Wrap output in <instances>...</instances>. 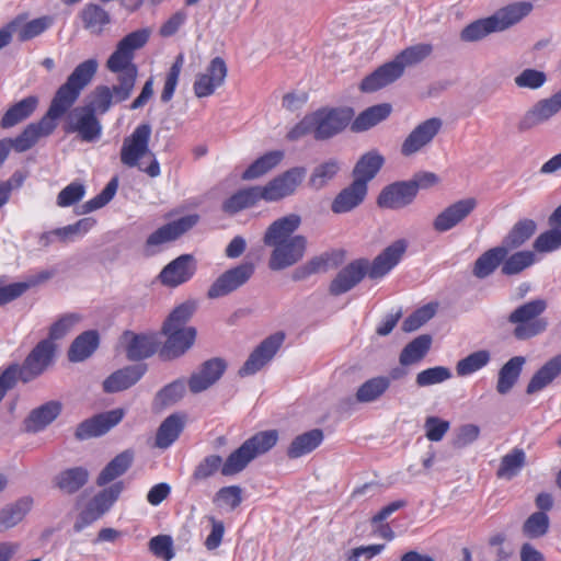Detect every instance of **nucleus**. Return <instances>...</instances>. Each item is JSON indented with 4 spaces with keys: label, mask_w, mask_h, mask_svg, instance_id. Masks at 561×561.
I'll return each instance as SVG.
<instances>
[{
    "label": "nucleus",
    "mask_w": 561,
    "mask_h": 561,
    "mask_svg": "<svg viewBox=\"0 0 561 561\" xmlns=\"http://www.w3.org/2000/svg\"><path fill=\"white\" fill-rule=\"evenodd\" d=\"M83 27L93 34H101L111 23L110 13L99 4L88 3L80 12Z\"/></svg>",
    "instance_id": "obj_43"
},
{
    "label": "nucleus",
    "mask_w": 561,
    "mask_h": 561,
    "mask_svg": "<svg viewBox=\"0 0 561 561\" xmlns=\"http://www.w3.org/2000/svg\"><path fill=\"white\" fill-rule=\"evenodd\" d=\"M302 249L304 248H274L268 263L270 268L279 271L295 264L302 257Z\"/></svg>",
    "instance_id": "obj_57"
},
{
    "label": "nucleus",
    "mask_w": 561,
    "mask_h": 561,
    "mask_svg": "<svg viewBox=\"0 0 561 561\" xmlns=\"http://www.w3.org/2000/svg\"><path fill=\"white\" fill-rule=\"evenodd\" d=\"M524 15H526V2L508 4L491 16L497 21L496 28L501 32L520 21Z\"/></svg>",
    "instance_id": "obj_52"
},
{
    "label": "nucleus",
    "mask_w": 561,
    "mask_h": 561,
    "mask_svg": "<svg viewBox=\"0 0 561 561\" xmlns=\"http://www.w3.org/2000/svg\"><path fill=\"white\" fill-rule=\"evenodd\" d=\"M260 201H264L262 185L249 186L233 193L222 203L221 208L224 213L234 215L255 206Z\"/></svg>",
    "instance_id": "obj_29"
},
{
    "label": "nucleus",
    "mask_w": 561,
    "mask_h": 561,
    "mask_svg": "<svg viewBox=\"0 0 561 561\" xmlns=\"http://www.w3.org/2000/svg\"><path fill=\"white\" fill-rule=\"evenodd\" d=\"M383 163L385 158L377 150L364 153L353 169V181L368 187V183L378 174Z\"/></svg>",
    "instance_id": "obj_31"
},
{
    "label": "nucleus",
    "mask_w": 561,
    "mask_h": 561,
    "mask_svg": "<svg viewBox=\"0 0 561 561\" xmlns=\"http://www.w3.org/2000/svg\"><path fill=\"white\" fill-rule=\"evenodd\" d=\"M33 500L24 496L14 503L7 504L0 510V533H3L18 525L30 512Z\"/></svg>",
    "instance_id": "obj_41"
},
{
    "label": "nucleus",
    "mask_w": 561,
    "mask_h": 561,
    "mask_svg": "<svg viewBox=\"0 0 561 561\" xmlns=\"http://www.w3.org/2000/svg\"><path fill=\"white\" fill-rule=\"evenodd\" d=\"M183 64L184 56L183 54H180L176 56L175 60L173 61L172 66L170 67L165 76L164 85L160 95L161 102L169 103L172 100L179 83Z\"/></svg>",
    "instance_id": "obj_60"
},
{
    "label": "nucleus",
    "mask_w": 561,
    "mask_h": 561,
    "mask_svg": "<svg viewBox=\"0 0 561 561\" xmlns=\"http://www.w3.org/2000/svg\"><path fill=\"white\" fill-rule=\"evenodd\" d=\"M340 171V163L330 159L316 167L309 178V185L314 190L324 187Z\"/></svg>",
    "instance_id": "obj_56"
},
{
    "label": "nucleus",
    "mask_w": 561,
    "mask_h": 561,
    "mask_svg": "<svg viewBox=\"0 0 561 561\" xmlns=\"http://www.w3.org/2000/svg\"><path fill=\"white\" fill-rule=\"evenodd\" d=\"M432 51L433 46L425 43L404 48L391 61L379 66L375 71L366 76L359 84V90L363 93H371L391 84L402 77L405 67L422 62Z\"/></svg>",
    "instance_id": "obj_5"
},
{
    "label": "nucleus",
    "mask_w": 561,
    "mask_h": 561,
    "mask_svg": "<svg viewBox=\"0 0 561 561\" xmlns=\"http://www.w3.org/2000/svg\"><path fill=\"white\" fill-rule=\"evenodd\" d=\"M285 334L276 332L264 339L250 354L245 363L239 369L240 377H247L260 371L268 362L273 359L275 354L284 343Z\"/></svg>",
    "instance_id": "obj_11"
},
{
    "label": "nucleus",
    "mask_w": 561,
    "mask_h": 561,
    "mask_svg": "<svg viewBox=\"0 0 561 561\" xmlns=\"http://www.w3.org/2000/svg\"><path fill=\"white\" fill-rule=\"evenodd\" d=\"M404 252L405 248H385L371 262L367 259V276L382 278L401 261Z\"/></svg>",
    "instance_id": "obj_30"
},
{
    "label": "nucleus",
    "mask_w": 561,
    "mask_h": 561,
    "mask_svg": "<svg viewBox=\"0 0 561 561\" xmlns=\"http://www.w3.org/2000/svg\"><path fill=\"white\" fill-rule=\"evenodd\" d=\"M134 453L129 449L115 456L100 472L96 484L102 486L123 476L133 465Z\"/></svg>",
    "instance_id": "obj_42"
},
{
    "label": "nucleus",
    "mask_w": 561,
    "mask_h": 561,
    "mask_svg": "<svg viewBox=\"0 0 561 561\" xmlns=\"http://www.w3.org/2000/svg\"><path fill=\"white\" fill-rule=\"evenodd\" d=\"M98 71V61L93 58L80 62L67 81L56 91L47 113L37 122L28 124L14 139L0 140V165L7 159L10 149L24 152L31 149L42 137L49 136L57 127L56 119L65 115L79 99L81 91L92 81Z\"/></svg>",
    "instance_id": "obj_1"
},
{
    "label": "nucleus",
    "mask_w": 561,
    "mask_h": 561,
    "mask_svg": "<svg viewBox=\"0 0 561 561\" xmlns=\"http://www.w3.org/2000/svg\"><path fill=\"white\" fill-rule=\"evenodd\" d=\"M300 225V217L290 214L275 220L264 234L265 245H306L307 240L302 236L291 237Z\"/></svg>",
    "instance_id": "obj_12"
},
{
    "label": "nucleus",
    "mask_w": 561,
    "mask_h": 561,
    "mask_svg": "<svg viewBox=\"0 0 561 561\" xmlns=\"http://www.w3.org/2000/svg\"><path fill=\"white\" fill-rule=\"evenodd\" d=\"M561 111V89L550 98L538 101L528 112V125L547 122Z\"/></svg>",
    "instance_id": "obj_44"
},
{
    "label": "nucleus",
    "mask_w": 561,
    "mask_h": 561,
    "mask_svg": "<svg viewBox=\"0 0 561 561\" xmlns=\"http://www.w3.org/2000/svg\"><path fill=\"white\" fill-rule=\"evenodd\" d=\"M391 112L392 106L389 103H380L369 106L357 115V117L352 122L351 128L356 133L368 130L387 119Z\"/></svg>",
    "instance_id": "obj_35"
},
{
    "label": "nucleus",
    "mask_w": 561,
    "mask_h": 561,
    "mask_svg": "<svg viewBox=\"0 0 561 561\" xmlns=\"http://www.w3.org/2000/svg\"><path fill=\"white\" fill-rule=\"evenodd\" d=\"M451 377L449 368L444 366H435L424 369L416 375L415 382L419 387H427L444 382Z\"/></svg>",
    "instance_id": "obj_63"
},
{
    "label": "nucleus",
    "mask_w": 561,
    "mask_h": 561,
    "mask_svg": "<svg viewBox=\"0 0 561 561\" xmlns=\"http://www.w3.org/2000/svg\"><path fill=\"white\" fill-rule=\"evenodd\" d=\"M100 336L98 331L89 330L79 334L68 350V359L72 363L83 362L99 347Z\"/></svg>",
    "instance_id": "obj_34"
},
{
    "label": "nucleus",
    "mask_w": 561,
    "mask_h": 561,
    "mask_svg": "<svg viewBox=\"0 0 561 561\" xmlns=\"http://www.w3.org/2000/svg\"><path fill=\"white\" fill-rule=\"evenodd\" d=\"M145 373L146 366L142 364L126 366L114 371L103 381V390L107 393L126 390L140 380Z\"/></svg>",
    "instance_id": "obj_28"
},
{
    "label": "nucleus",
    "mask_w": 561,
    "mask_h": 561,
    "mask_svg": "<svg viewBox=\"0 0 561 561\" xmlns=\"http://www.w3.org/2000/svg\"><path fill=\"white\" fill-rule=\"evenodd\" d=\"M477 206V201L472 197L460 199L442 213L433 221V228L438 232H445L457 226L468 217Z\"/></svg>",
    "instance_id": "obj_23"
},
{
    "label": "nucleus",
    "mask_w": 561,
    "mask_h": 561,
    "mask_svg": "<svg viewBox=\"0 0 561 561\" xmlns=\"http://www.w3.org/2000/svg\"><path fill=\"white\" fill-rule=\"evenodd\" d=\"M432 344V337L422 334L404 346L400 354V364L403 366L420 362L428 352Z\"/></svg>",
    "instance_id": "obj_49"
},
{
    "label": "nucleus",
    "mask_w": 561,
    "mask_h": 561,
    "mask_svg": "<svg viewBox=\"0 0 561 561\" xmlns=\"http://www.w3.org/2000/svg\"><path fill=\"white\" fill-rule=\"evenodd\" d=\"M368 187L364 184L352 181L341 190L331 203V210L334 214H346L357 208L366 198Z\"/></svg>",
    "instance_id": "obj_27"
},
{
    "label": "nucleus",
    "mask_w": 561,
    "mask_h": 561,
    "mask_svg": "<svg viewBox=\"0 0 561 561\" xmlns=\"http://www.w3.org/2000/svg\"><path fill=\"white\" fill-rule=\"evenodd\" d=\"M123 491V483L116 482L110 488L99 492L85 506L84 511L93 517L94 520L101 518L118 499Z\"/></svg>",
    "instance_id": "obj_36"
},
{
    "label": "nucleus",
    "mask_w": 561,
    "mask_h": 561,
    "mask_svg": "<svg viewBox=\"0 0 561 561\" xmlns=\"http://www.w3.org/2000/svg\"><path fill=\"white\" fill-rule=\"evenodd\" d=\"M98 71V61L93 58L80 62L67 81L56 91L47 113L37 122L28 124L14 139L0 140V165L7 159L10 149L24 152L31 149L42 137L49 136L57 127L56 119L65 115L79 99L81 91L92 81Z\"/></svg>",
    "instance_id": "obj_3"
},
{
    "label": "nucleus",
    "mask_w": 561,
    "mask_h": 561,
    "mask_svg": "<svg viewBox=\"0 0 561 561\" xmlns=\"http://www.w3.org/2000/svg\"><path fill=\"white\" fill-rule=\"evenodd\" d=\"M391 385V379L387 376H377L362 383L356 393L355 400L358 403H371L379 400Z\"/></svg>",
    "instance_id": "obj_46"
},
{
    "label": "nucleus",
    "mask_w": 561,
    "mask_h": 561,
    "mask_svg": "<svg viewBox=\"0 0 561 561\" xmlns=\"http://www.w3.org/2000/svg\"><path fill=\"white\" fill-rule=\"evenodd\" d=\"M185 416L179 413L169 415L159 426L156 434V446L162 449L170 447L184 428Z\"/></svg>",
    "instance_id": "obj_39"
},
{
    "label": "nucleus",
    "mask_w": 561,
    "mask_h": 561,
    "mask_svg": "<svg viewBox=\"0 0 561 561\" xmlns=\"http://www.w3.org/2000/svg\"><path fill=\"white\" fill-rule=\"evenodd\" d=\"M149 36L148 30H137L117 43L115 50L106 60V69L117 76V84L95 87L87 107L95 114L103 115L110 111L113 104L122 103L130 98L138 77V67L134 62L135 53L147 44Z\"/></svg>",
    "instance_id": "obj_4"
},
{
    "label": "nucleus",
    "mask_w": 561,
    "mask_h": 561,
    "mask_svg": "<svg viewBox=\"0 0 561 561\" xmlns=\"http://www.w3.org/2000/svg\"><path fill=\"white\" fill-rule=\"evenodd\" d=\"M277 439L278 434L275 430L256 433L231 453L225 462L222 461L221 474L231 477L240 473L254 458L272 449Z\"/></svg>",
    "instance_id": "obj_7"
},
{
    "label": "nucleus",
    "mask_w": 561,
    "mask_h": 561,
    "mask_svg": "<svg viewBox=\"0 0 561 561\" xmlns=\"http://www.w3.org/2000/svg\"><path fill=\"white\" fill-rule=\"evenodd\" d=\"M118 188V179L113 178L105 187L93 198L83 204V213H91L104 207L115 196Z\"/></svg>",
    "instance_id": "obj_62"
},
{
    "label": "nucleus",
    "mask_w": 561,
    "mask_h": 561,
    "mask_svg": "<svg viewBox=\"0 0 561 561\" xmlns=\"http://www.w3.org/2000/svg\"><path fill=\"white\" fill-rule=\"evenodd\" d=\"M526 359L523 356L511 358L499 371L496 391L500 394L508 393L517 382Z\"/></svg>",
    "instance_id": "obj_47"
},
{
    "label": "nucleus",
    "mask_w": 561,
    "mask_h": 561,
    "mask_svg": "<svg viewBox=\"0 0 561 561\" xmlns=\"http://www.w3.org/2000/svg\"><path fill=\"white\" fill-rule=\"evenodd\" d=\"M196 310V302L187 300L178 306L164 321L162 331H170V329L186 328V322L192 318Z\"/></svg>",
    "instance_id": "obj_59"
},
{
    "label": "nucleus",
    "mask_w": 561,
    "mask_h": 561,
    "mask_svg": "<svg viewBox=\"0 0 561 561\" xmlns=\"http://www.w3.org/2000/svg\"><path fill=\"white\" fill-rule=\"evenodd\" d=\"M443 127V121L438 117L428 118L416 125L401 145V154L410 157L427 145L438 135Z\"/></svg>",
    "instance_id": "obj_15"
},
{
    "label": "nucleus",
    "mask_w": 561,
    "mask_h": 561,
    "mask_svg": "<svg viewBox=\"0 0 561 561\" xmlns=\"http://www.w3.org/2000/svg\"><path fill=\"white\" fill-rule=\"evenodd\" d=\"M367 276V259H356L345 265L329 285L332 296H341L355 288Z\"/></svg>",
    "instance_id": "obj_18"
},
{
    "label": "nucleus",
    "mask_w": 561,
    "mask_h": 561,
    "mask_svg": "<svg viewBox=\"0 0 561 561\" xmlns=\"http://www.w3.org/2000/svg\"><path fill=\"white\" fill-rule=\"evenodd\" d=\"M254 270V264L251 262L241 263L227 270L209 286L207 297L217 299L238 290L253 276Z\"/></svg>",
    "instance_id": "obj_10"
},
{
    "label": "nucleus",
    "mask_w": 561,
    "mask_h": 561,
    "mask_svg": "<svg viewBox=\"0 0 561 561\" xmlns=\"http://www.w3.org/2000/svg\"><path fill=\"white\" fill-rule=\"evenodd\" d=\"M524 462V450L515 448L512 453L502 458L496 474L500 479L511 480L522 470Z\"/></svg>",
    "instance_id": "obj_58"
},
{
    "label": "nucleus",
    "mask_w": 561,
    "mask_h": 561,
    "mask_svg": "<svg viewBox=\"0 0 561 561\" xmlns=\"http://www.w3.org/2000/svg\"><path fill=\"white\" fill-rule=\"evenodd\" d=\"M227 369V363L224 358L214 357L201 364L194 371L187 386L192 393H201L215 385Z\"/></svg>",
    "instance_id": "obj_19"
},
{
    "label": "nucleus",
    "mask_w": 561,
    "mask_h": 561,
    "mask_svg": "<svg viewBox=\"0 0 561 561\" xmlns=\"http://www.w3.org/2000/svg\"><path fill=\"white\" fill-rule=\"evenodd\" d=\"M196 270V259L192 254H182L162 268L159 279L168 287H178L188 282L195 275Z\"/></svg>",
    "instance_id": "obj_21"
},
{
    "label": "nucleus",
    "mask_w": 561,
    "mask_h": 561,
    "mask_svg": "<svg viewBox=\"0 0 561 561\" xmlns=\"http://www.w3.org/2000/svg\"><path fill=\"white\" fill-rule=\"evenodd\" d=\"M90 473L84 467H72L60 471L53 480L54 486L61 493L71 495L77 493L89 481Z\"/></svg>",
    "instance_id": "obj_33"
},
{
    "label": "nucleus",
    "mask_w": 561,
    "mask_h": 561,
    "mask_svg": "<svg viewBox=\"0 0 561 561\" xmlns=\"http://www.w3.org/2000/svg\"><path fill=\"white\" fill-rule=\"evenodd\" d=\"M496 23L497 21L492 16L473 21L461 31L460 39L467 43L480 41L491 33L499 32Z\"/></svg>",
    "instance_id": "obj_50"
},
{
    "label": "nucleus",
    "mask_w": 561,
    "mask_h": 561,
    "mask_svg": "<svg viewBox=\"0 0 561 561\" xmlns=\"http://www.w3.org/2000/svg\"><path fill=\"white\" fill-rule=\"evenodd\" d=\"M151 127L149 124L138 125L124 138L121 148V162L127 168H138L150 178L160 175V163L149 149Z\"/></svg>",
    "instance_id": "obj_6"
},
{
    "label": "nucleus",
    "mask_w": 561,
    "mask_h": 561,
    "mask_svg": "<svg viewBox=\"0 0 561 561\" xmlns=\"http://www.w3.org/2000/svg\"><path fill=\"white\" fill-rule=\"evenodd\" d=\"M89 226V221L87 219H81L75 225H69L62 228H58L48 232H45L42 236V241L44 242H72L75 241L73 237L78 234H82L87 232Z\"/></svg>",
    "instance_id": "obj_53"
},
{
    "label": "nucleus",
    "mask_w": 561,
    "mask_h": 561,
    "mask_svg": "<svg viewBox=\"0 0 561 561\" xmlns=\"http://www.w3.org/2000/svg\"><path fill=\"white\" fill-rule=\"evenodd\" d=\"M506 248H490L474 264L473 273L479 278L489 276L506 255Z\"/></svg>",
    "instance_id": "obj_51"
},
{
    "label": "nucleus",
    "mask_w": 561,
    "mask_h": 561,
    "mask_svg": "<svg viewBox=\"0 0 561 561\" xmlns=\"http://www.w3.org/2000/svg\"><path fill=\"white\" fill-rule=\"evenodd\" d=\"M306 176L304 167L291 168L274 178L263 187L264 201L276 202L295 193Z\"/></svg>",
    "instance_id": "obj_13"
},
{
    "label": "nucleus",
    "mask_w": 561,
    "mask_h": 561,
    "mask_svg": "<svg viewBox=\"0 0 561 561\" xmlns=\"http://www.w3.org/2000/svg\"><path fill=\"white\" fill-rule=\"evenodd\" d=\"M126 344V356L130 360H140L156 353L157 343L153 336L126 331L123 334Z\"/></svg>",
    "instance_id": "obj_32"
},
{
    "label": "nucleus",
    "mask_w": 561,
    "mask_h": 561,
    "mask_svg": "<svg viewBox=\"0 0 561 561\" xmlns=\"http://www.w3.org/2000/svg\"><path fill=\"white\" fill-rule=\"evenodd\" d=\"M228 67L224 58L217 56L210 60L205 72L196 76L193 83L194 94L198 98L213 95L216 90L225 84Z\"/></svg>",
    "instance_id": "obj_14"
},
{
    "label": "nucleus",
    "mask_w": 561,
    "mask_h": 561,
    "mask_svg": "<svg viewBox=\"0 0 561 561\" xmlns=\"http://www.w3.org/2000/svg\"><path fill=\"white\" fill-rule=\"evenodd\" d=\"M81 316L78 313H66L50 325L49 337L51 342L66 336L73 327L79 323Z\"/></svg>",
    "instance_id": "obj_64"
},
{
    "label": "nucleus",
    "mask_w": 561,
    "mask_h": 561,
    "mask_svg": "<svg viewBox=\"0 0 561 561\" xmlns=\"http://www.w3.org/2000/svg\"><path fill=\"white\" fill-rule=\"evenodd\" d=\"M53 24L54 19L49 15L33 19L22 25H20V18H18L8 25V28L16 32V36L20 42H26L39 36Z\"/></svg>",
    "instance_id": "obj_40"
},
{
    "label": "nucleus",
    "mask_w": 561,
    "mask_h": 561,
    "mask_svg": "<svg viewBox=\"0 0 561 561\" xmlns=\"http://www.w3.org/2000/svg\"><path fill=\"white\" fill-rule=\"evenodd\" d=\"M345 260L343 250L327 251L318 256L312 257L307 264L296 270L294 274L295 280L304 279L312 274L325 273L330 270L339 267Z\"/></svg>",
    "instance_id": "obj_25"
},
{
    "label": "nucleus",
    "mask_w": 561,
    "mask_h": 561,
    "mask_svg": "<svg viewBox=\"0 0 561 561\" xmlns=\"http://www.w3.org/2000/svg\"><path fill=\"white\" fill-rule=\"evenodd\" d=\"M185 390V382L182 379H176L158 391L153 404L160 409L171 407L183 398Z\"/></svg>",
    "instance_id": "obj_55"
},
{
    "label": "nucleus",
    "mask_w": 561,
    "mask_h": 561,
    "mask_svg": "<svg viewBox=\"0 0 561 561\" xmlns=\"http://www.w3.org/2000/svg\"><path fill=\"white\" fill-rule=\"evenodd\" d=\"M56 345L50 340L38 342L22 365V381L28 382L42 375L53 363Z\"/></svg>",
    "instance_id": "obj_16"
},
{
    "label": "nucleus",
    "mask_w": 561,
    "mask_h": 561,
    "mask_svg": "<svg viewBox=\"0 0 561 561\" xmlns=\"http://www.w3.org/2000/svg\"><path fill=\"white\" fill-rule=\"evenodd\" d=\"M417 195V185L410 181L394 182L385 186L377 197V205L387 209H400L410 205Z\"/></svg>",
    "instance_id": "obj_20"
},
{
    "label": "nucleus",
    "mask_w": 561,
    "mask_h": 561,
    "mask_svg": "<svg viewBox=\"0 0 561 561\" xmlns=\"http://www.w3.org/2000/svg\"><path fill=\"white\" fill-rule=\"evenodd\" d=\"M222 458L219 455H208L195 467L191 476V484L197 485L211 478L218 470L221 471Z\"/></svg>",
    "instance_id": "obj_54"
},
{
    "label": "nucleus",
    "mask_w": 561,
    "mask_h": 561,
    "mask_svg": "<svg viewBox=\"0 0 561 561\" xmlns=\"http://www.w3.org/2000/svg\"><path fill=\"white\" fill-rule=\"evenodd\" d=\"M489 360L490 353L488 351H478L460 359L457 363L456 371L458 376H468L484 367Z\"/></svg>",
    "instance_id": "obj_61"
},
{
    "label": "nucleus",
    "mask_w": 561,
    "mask_h": 561,
    "mask_svg": "<svg viewBox=\"0 0 561 561\" xmlns=\"http://www.w3.org/2000/svg\"><path fill=\"white\" fill-rule=\"evenodd\" d=\"M98 71V61L93 58L80 62L67 81L56 91L47 113L37 122L28 124L14 139L0 140V165L7 159L10 149L24 152L31 149L42 137L49 136L57 127L56 119L65 115L79 99L81 91L92 81Z\"/></svg>",
    "instance_id": "obj_2"
},
{
    "label": "nucleus",
    "mask_w": 561,
    "mask_h": 561,
    "mask_svg": "<svg viewBox=\"0 0 561 561\" xmlns=\"http://www.w3.org/2000/svg\"><path fill=\"white\" fill-rule=\"evenodd\" d=\"M38 98L30 95L10 106L3 114L0 126L10 128L27 119L37 108Z\"/></svg>",
    "instance_id": "obj_38"
},
{
    "label": "nucleus",
    "mask_w": 561,
    "mask_h": 561,
    "mask_svg": "<svg viewBox=\"0 0 561 561\" xmlns=\"http://www.w3.org/2000/svg\"><path fill=\"white\" fill-rule=\"evenodd\" d=\"M198 220L199 216L197 214H190L170 221L150 234L146 245H160L165 242L174 241L191 230Z\"/></svg>",
    "instance_id": "obj_24"
},
{
    "label": "nucleus",
    "mask_w": 561,
    "mask_h": 561,
    "mask_svg": "<svg viewBox=\"0 0 561 561\" xmlns=\"http://www.w3.org/2000/svg\"><path fill=\"white\" fill-rule=\"evenodd\" d=\"M561 374V360L558 356L549 359L538 369L528 382V393H534L549 386Z\"/></svg>",
    "instance_id": "obj_48"
},
{
    "label": "nucleus",
    "mask_w": 561,
    "mask_h": 561,
    "mask_svg": "<svg viewBox=\"0 0 561 561\" xmlns=\"http://www.w3.org/2000/svg\"><path fill=\"white\" fill-rule=\"evenodd\" d=\"M62 403L58 400H50L33 409L24 420L25 431L38 433L50 425L61 413Z\"/></svg>",
    "instance_id": "obj_26"
},
{
    "label": "nucleus",
    "mask_w": 561,
    "mask_h": 561,
    "mask_svg": "<svg viewBox=\"0 0 561 561\" xmlns=\"http://www.w3.org/2000/svg\"><path fill=\"white\" fill-rule=\"evenodd\" d=\"M167 341L160 352L164 359H174L182 356L194 344L196 330L193 327L183 329L174 328L170 331H163Z\"/></svg>",
    "instance_id": "obj_22"
},
{
    "label": "nucleus",
    "mask_w": 561,
    "mask_h": 561,
    "mask_svg": "<svg viewBox=\"0 0 561 561\" xmlns=\"http://www.w3.org/2000/svg\"><path fill=\"white\" fill-rule=\"evenodd\" d=\"M313 124V137L325 140L341 133L350 124L351 108H321L310 114Z\"/></svg>",
    "instance_id": "obj_8"
},
{
    "label": "nucleus",
    "mask_w": 561,
    "mask_h": 561,
    "mask_svg": "<svg viewBox=\"0 0 561 561\" xmlns=\"http://www.w3.org/2000/svg\"><path fill=\"white\" fill-rule=\"evenodd\" d=\"M64 130L77 134L81 141L93 142L102 135V124L91 108L78 106L68 114Z\"/></svg>",
    "instance_id": "obj_9"
},
{
    "label": "nucleus",
    "mask_w": 561,
    "mask_h": 561,
    "mask_svg": "<svg viewBox=\"0 0 561 561\" xmlns=\"http://www.w3.org/2000/svg\"><path fill=\"white\" fill-rule=\"evenodd\" d=\"M124 414L123 409H114L96 414L81 422L77 426L75 436L79 440H85L104 435L123 420Z\"/></svg>",
    "instance_id": "obj_17"
},
{
    "label": "nucleus",
    "mask_w": 561,
    "mask_h": 561,
    "mask_svg": "<svg viewBox=\"0 0 561 561\" xmlns=\"http://www.w3.org/2000/svg\"><path fill=\"white\" fill-rule=\"evenodd\" d=\"M323 437V432L319 428L298 435L290 443L287 456L290 459H297L311 453L322 443Z\"/></svg>",
    "instance_id": "obj_45"
},
{
    "label": "nucleus",
    "mask_w": 561,
    "mask_h": 561,
    "mask_svg": "<svg viewBox=\"0 0 561 561\" xmlns=\"http://www.w3.org/2000/svg\"><path fill=\"white\" fill-rule=\"evenodd\" d=\"M283 150H272L255 159L241 174L243 181L260 179L275 169L284 159Z\"/></svg>",
    "instance_id": "obj_37"
}]
</instances>
